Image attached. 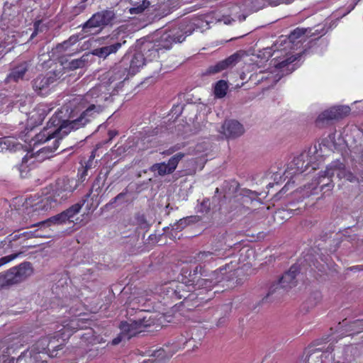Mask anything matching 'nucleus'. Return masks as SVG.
Returning <instances> with one entry per match:
<instances>
[{
	"label": "nucleus",
	"mask_w": 363,
	"mask_h": 363,
	"mask_svg": "<svg viewBox=\"0 0 363 363\" xmlns=\"http://www.w3.org/2000/svg\"><path fill=\"white\" fill-rule=\"evenodd\" d=\"M81 340L82 342H84L86 345H94L106 342L102 336L96 335L92 329H89L86 333L81 335Z\"/></svg>",
	"instance_id": "a878e982"
},
{
	"label": "nucleus",
	"mask_w": 363,
	"mask_h": 363,
	"mask_svg": "<svg viewBox=\"0 0 363 363\" xmlns=\"http://www.w3.org/2000/svg\"><path fill=\"white\" fill-rule=\"evenodd\" d=\"M95 155L94 152H92L91 155L90 156L89 160L87 162L86 165L81 169H78L77 177H78V181L83 182L88 175V169L91 168L92 160L94 158Z\"/></svg>",
	"instance_id": "7c9ffc66"
},
{
	"label": "nucleus",
	"mask_w": 363,
	"mask_h": 363,
	"mask_svg": "<svg viewBox=\"0 0 363 363\" xmlns=\"http://www.w3.org/2000/svg\"><path fill=\"white\" fill-rule=\"evenodd\" d=\"M292 62H293V60H291V58H287L284 60H282L281 62H278L276 65V67L280 68V69L284 68L286 66H287L288 65L291 64Z\"/></svg>",
	"instance_id": "09e8293b"
},
{
	"label": "nucleus",
	"mask_w": 363,
	"mask_h": 363,
	"mask_svg": "<svg viewBox=\"0 0 363 363\" xmlns=\"http://www.w3.org/2000/svg\"><path fill=\"white\" fill-rule=\"evenodd\" d=\"M307 35V29L298 28L291 33V36L295 38Z\"/></svg>",
	"instance_id": "37998d69"
},
{
	"label": "nucleus",
	"mask_w": 363,
	"mask_h": 363,
	"mask_svg": "<svg viewBox=\"0 0 363 363\" xmlns=\"http://www.w3.org/2000/svg\"><path fill=\"white\" fill-rule=\"evenodd\" d=\"M87 1H88V0H82V3H85V2H86Z\"/></svg>",
	"instance_id": "e2e57ef3"
},
{
	"label": "nucleus",
	"mask_w": 363,
	"mask_h": 363,
	"mask_svg": "<svg viewBox=\"0 0 363 363\" xmlns=\"http://www.w3.org/2000/svg\"><path fill=\"white\" fill-rule=\"evenodd\" d=\"M86 60L83 57L79 59H74L70 61L67 67L63 65V62H61L60 65H62L63 70L68 69L69 70H74L79 68H82L85 65ZM65 73V72L63 71Z\"/></svg>",
	"instance_id": "473e14b6"
},
{
	"label": "nucleus",
	"mask_w": 363,
	"mask_h": 363,
	"mask_svg": "<svg viewBox=\"0 0 363 363\" xmlns=\"http://www.w3.org/2000/svg\"><path fill=\"white\" fill-rule=\"evenodd\" d=\"M258 194L249 189H242L239 194L230 197L227 203L220 205V210L223 213L230 216H239L247 213L250 206L257 198Z\"/></svg>",
	"instance_id": "f03ea898"
},
{
	"label": "nucleus",
	"mask_w": 363,
	"mask_h": 363,
	"mask_svg": "<svg viewBox=\"0 0 363 363\" xmlns=\"http://www.w3.org/2000/svg\"><path fill=\"white\" fill-rule=\"evenodd\" d=\"M133 5V6L129 9V13L130 14H139L148 8L150 3L148 0H142L141 3L137 2Z\"/></svg>",
	"instance_id": "2f4dec72"
},
{
	"label": "nucleus",
	"mask_w": 363,
	"mask_h": 363,
	"mask_svg": "<svg viewBox=\"0 0 363 363\" xmlns=\"http://www.w3.org/2000/svg\"><path fill=\"white\" fill-rule=\"evenodd\" d=\"M106 77L109 84H115L114 89H121L123 82L130 77L127 65H125V59L110 69L106 74Z\"/></svg>",
	"instance_id": "f3484780"
},
{
	"label": "nucleus",
	"mask_w": 363,
	"mask_h": 363,
	"mask_svg": "<svg viewBox=\"0 0 363 363\" xmlns=\"http://www.w3.org/2000/svg\"><path fill=\"white\" fill-rule=\"evenodd\" d=\"M65 121H63L60 125V120L57 116H52L48 123V126L44 128L38 134L43 132L45 129H49L51 132L59 130L62 125L65 124Z\"/></svg>",
	"instance_id": "72a5a7b5"
},
{
	"label": "nucleus",
	"mask_w": 363,
	"mask_h": 363,
	"mask_svg": "<svg viewBox=\"0 0 363 363\" xmlns=\"http://www.w3.org/2000/svg\"><path fill=\"white\" fill-rule=\"evenodd\" d=\"M228 84L225 80L220 79L218 80L213 87V94L214 96L216 99H223L224 98L228 90Z\"/></svg>",
	"instance_id": "c85d7f7f"
},
{
	"label": "nucleus",
	"mask_w": 363,
	"mask_h": 363,
	"mask_svg": "<svg viewBox=\"0 0 363 363\" xmlns=\"http://www.w3.org/2000/svg\"><path fill=\"white\" fill-rule=\"evenodd\" d=\"M123 339H126L125 335L123 334L122 331L121 333L117 335L115 338H113L111 342V345H118Z\"/></svg>",
	"instance_id": "a18cd8bd"
},
{
	"label": "nucleus",
	"mask_w": 363,
	"mask_h": 363,
	"mask_svg": "<svg viewBox=\"0 0 363 363\" xmlns=\"http://www.w3.org/2000/svg\"><path fill=\"white\" fill-rule=\"evenodd\" d=\"M350 108L348 106H335L321 112L315 121V126L323 128L333 123L335 121L342 119L349 115Z\"/></svg>",
	"instance_id": "9d476101"
},
{
	"label": "nucleus",
	"mask_w": 363,
	"mask_h": 363,
	"mask_svg": "<svg viewBox=\"0 0 363 363\" xmlns=\"http://www.w3.org/2000/svg\"><path fill=\"white\" fill-rule=\"evenodd\" d=\"M52 145H47L35 152H28L22 158L21 162L16 166L21 178H27L35 162H43L52 157L59 147V138L52 139Z\"/></svg>",
	"instance_id": "7ed1b4c3"
},
{
	"label": "nucleus",
	"mask_w": 363,
	"mask_h": 363,
	"mask_svg": "<svg viewBox=\"0 0 363 363\" xmlns=\"http://www.w3.org/2000/svg\"><path fill=\"white\" fill-rule=\"evenodd\" d=\"M34 30L30 35V38L33 39L39 33H43L47 30V26L43 23L42 20L36 21L33 25Z\"/></svg>",
	"instance_id": "4c0bfd02"
},
{
	"label": "nucleus",
	"mask_w": 363,
	"mask_h": 363,
	"mask_svg": "<svg viewBox=\"0 0 363 363\" xmlns=\"http://www.w3.org/2000/svg\"><path fill=\"white\" fill-rule=\"evenodd\" d=\"M115 13L111 10H103L94 13L82 26V31L86 35L91 34L94 28H103L113 21Z\"/></svg>",
	"instance_id": "f8f14e48"
},
{
	"label": "nucleus",
	"mask_w": 363,
	"mask_h": 363,
	"mask_svg": "<svg viewBox=\"0 0 363 363\" xmlns=\"http://www.w3.org/2000/svg\"><path fill=\"white\" fill-rule=\"evenodd\" d=\"M143 363H159L158 361H157L156 359L155 360H147V361H144Z\"/></svg>",
	"instance_id": "4d7b16f0"
},
{
	"label": "nucleus",
	"mask_w": 363,
	"mask_h": 363,
	"mask_svg": "<svg viewBox=\"0 0 363 363\" xmlns=\"http://www.w3.org/2000/svg\"><path fill=\"white\" fill-rule=\"evenodd\" d=\"M82 206V205L79 203H75L62 213L33 225L40 227L39 229L33 232V235L36 238L46 237L47 235L43 233L42 228L50 227L52 225H62L66 223L67 221L74 222L73 218L80 211Z\"/></svg>",
	"instance_id": "0eeeda50"
},
{
	"label": "nucleus",
	"mask_w": 363,
	"mask_h": 363,
	"mask_svg": "<svg viewBox=\"0 0 363 363\" xmlns=\"http://www.w3.org/2000/svg\"><path fill=\"white\" fill-rule=\"evenodd\" d=\"M126 194H127V191L121 192V193L118 194L116 197H114L113 199H112L111 200L110 203L113 204V203H116V201L123 199L125 197V196L126 195Z\"/></svg>",
	"instance_id": "8fccbe9b"
},
{
	"label": "nucleus",
	"mask_w": 363,
	"mask_h": 363,
	"mask_svg": "<svg viewBox=\"0 0 363 363\" xmlns=\"http://www.w3.org/2000/svg\"><path fill=\"white\" fill-rule=\"evenodd\" d=\"M33 273L32 264L24 262L11 268L5 274H0V289L18 284Z\"/></svg>",
	"instance_id": "6e6552de"
},
{
	"label": "nucleus",
	"mask_w": 363,
	"mask_h": 363,
	"mask_svg": "<svg viewBox=\"0 0 363 363\" xmlns=\"http://www.w3.org/2000/svg\"><path fill=\"white\" fill-rule=\"evenodd\" d=\"M220 190V189L216 188V193L218 194ZM221 190L222 193L223 194V197L226 199L231 195L234 196L236 194H239L242 189H240L239 183L233 179L230 181H225L221 186Z\"/></svg>",
	"instance_id": "393cba45"
},
{
	"label": "nucleus",
	"mask_w": 363,
	"mask_h": 363,
	"mask_svg": "<svg viewBox=\"0 0 363 363\" xmlns=\"http://www.w3.org/2000/svg\"><path fill=\"white\" fill-rule=\"evenodd\" d=\"M202 267L196 266L194 269L187 267H183L181 272V281L188 285L194 286V291L203 293L211 291L212 289L220 281L218 279L215 280L213 278L203 279L200 277Z\"/></svg>",
	"instance_id": "39448f33"
},
{
	"label": "nucleus",
	"mask_w": 363,
	"mask_h": 363,
	"mask_svg": "<svg viewBox=\"0 0 363 363\" xmlns=\"http://www.w3.org/2000/svg\"><path fill=\"white\" fill-rule=\"evenodd\" d=\"M91 91H89L86 94V97H88L91 95Z\"/></svg>",
	"instance_id": "052dcab7"
},
{
	"label": "nucleus",
	"mask_w": 363,
	"mask_h": 363,
	"mask_svg": "<svg viewBox=\"0 0 363 363\" xmlns=\"http://www.w3.org/2000/svg\"><path fill=\"white\" fill-rule=\"evenodd\" d=\"M211 210V201L209 199H203L201 203L199 211L203 213H208Z\"/></svg>",
	"instance_id": "58836bf2"
},
{
	"label": "nucleus",
	"mask_w": 363,
	"mask_h": 363,
	"mask_svg": "<svg viewBox=\"0 0 363 363\" xmlns=\"http://www.w3.org/2000/svg\"><path fill=\"white\" fill-rule=\"evenodd\" d=\"M118 134V131L116 130H109L108 132V141L112 140Z\"/></svg>",
	"instance_id": "3c124183"
},
{
	"label": "nucleus",
	"mask_w": 363,
	"mask_h": 363,
	"mask_svg": "<svg viewBox=\"0 0 363 363\" xmlns=\"http://www.w3.org/2000/svg\"><path fill=\"white\" fill-rule=\"evenodd\" d=\"M138 221L140 225L147 224L146 219L144 215L138 216Z\"/></svg>",
	"instance_id": "864d4df0"
},
{
	"label": "nucleus",
	"mask_w": 363,
	"mask_h": 363,
	"mask_svg": "<svg viewBox=\"0 0 363 363\" xmlns=\"http://www.w3.org/2000/svg\"><path fill=\"white\" fill-rule=\"evenodd\" d=\"M118 37V32H113L111 35L106 36L104 40L108 45L95 49L94 54L99 57L106 58L108 55L116 53L126 43L124 39L119 40Z\"/></svg>",
	"instance_id": "4468645a"
},
{
	"label": "nucleus",
	"mask_w": 363,
	"mask_h": 363,
	"mask_svg": "<svg viewBox=\"0 0 363 363\" xmlns=\"http://www.w3.org/2000/svg\"><path fill=\"white\" fill-rule=\"evenodd\" d=\"M296 210L292 208L285 209L284 208H279L275 211L274 217L276 218L287 219L291 218Z\"/></svg>",
	"instance_id": "f704fd0d"
},
{
	"label": "nucleus",
	"mask_w": 363,
	"mask_h": 363,
	"mask_svg": "<svg viewBox=\"0 0 363 363\" xmlns=\"http://www.w3.org/2000/svg\"><path fill=\"white\" fill-rule=\"evenodd\" d=\"M247 253H252V250H247Z\"/></svg>",
	"instance_id": "680f3d73"
},
{
	"label": "nucleus",
	"mask_w": 363,
	"mask_h": 363,
	"mask_svg": "<svg viewBox=\"0 0 363 363\" xmlns=\"http://www.w3.org/2000/svg\"><path fill=\"white\" fill-rule=\"evenodd\" d=\"M357 1L354 2L352 6H351L350 11L354 9L355 6L357 5Z\"/></svg>",
	"instance_id": "13d9d810"
},
{
	"label": "nucleus",
	"mask_w": 363,
	"mask_h": 363,
	"mask_svg": "<svg viewBox=\"0 0 363 363\" xmlns=\"http://www.w3.org/2000/svg\"><path fill=\"white\" fill-rule=\"evenodd\" d=\"M4 242H6V240H4V242H1L0 245H4Z\"/></svg>",
	"instance_id": "0e129e2a"
},
{
	"label": "nucleus",
	"mask_w": 363,
	"mask_h": 363,
	"mask_svg": "<svg viewBox=\"0 0 363 363\" xmlns=\"http://www.w3.org/2000/svg\"><path fill=\"white\" fill-rule=\"evenodd\" d=\"M169 285V286L167 287V290L168 293L172 294V298H184L186 301H187L188 299L194 300L195 298L199 299L201 301L211 299V297H199V296L201 295V292L194 291V286L188 285L182 281H172Z\"/></svg>",
	"instance_id": "1a4fd4ad"
},
{
	"label": "nucleus",
	"mask_w": 363,
	"mask_h": 363,
	"mask_svg": "<svg viewBox=\"0 0 363 363\" xmlns=\"http://www.w3.org/2000/svg\"><path fill=\"white\" fill-rule=\"evenodd\" d=\"M185 157L183 152H177L172 156L167 162L155 163L150 167V171L157 173L159 176L172 174L177 169L179 162Z\"/></svg>",
	"instance_id": "dca6fc26"
},
{
	"label": "nucleus",
	"mask_w": 363,
	"mask_h": 363,
	"mask_svg": "<svg viewBox=\"0 0 363 363\" xmlns=\"http://www.w3.org/2000/svg\"><path fill=\"white\" fill-rule=\"evenodd\" d=\"M189 34L190 33H189ZM186 35H188L187 33L185 32L184 35L183 28H179V30L176 32L173 30L172 34H164L161 37L158 44L153 46L152 50L159 52V51L162 49L169 50L172 48L173 43L183 42L185 40Z\"/></svg>",
	"instance_id": "a211bd4d"
},
{
	"label": "nucleus",
	"mask_w": 363,
	"mask_h": 363,
	"mask_svg": "<svg viewBox=\"0 0 363 363\" xmlns=\"http://www.w3.org/2000/svg\"><path fill=\"white\" fill-rule=\"evenodd\" d=\"M125 60V57L123 58ZM145 63V59L143 54L141 52H135L133 55L129 63L125 62V65H127L128 73L130 77L134 76L140 72V69L143 67Z\"/></svg>",
	"instance_id": "5701e85b"
},
{
	"label": "nucleus",
	"mask_w": 363,
	"mask_h": 363,
	"mask_svg": "<svg viewBox=\"0 0 363 363\" xmlns=\"http://www.w3.org/2000/svg\"><path fill=\"white\" fill-rule=\"evenodd\" d=\"M186 223V220H180V225H183V224H185Z\"/></svg>",
	"instance_id": "bf43d9fd"
},
{
	"label": "nucleus",
	"mask_w": 363,
	"mask_h": 363,
	"mask_svg": "<svg viewBox=\"0 0 363 363\" xmlns=\"http://www.w3.org/2000/svg\"><path fill=\"white\" fill-rule=\"evenodd\" d=\"M49 337L45 336L37 340L30 347V353L32 354L45 353L48 354L49 352Z\"/></svg>",
	"instance_id": "bb28decb"
},
{
	"label": "nucleus",
	"mask_w": 363,
	"mask_h": 363,
	"mask_svg": "<svg viewBox=\"0 0 363 363\" xmlns=\"http://www.w3.org/2000/svg\"><path fill=\"white\" fill-rule=\"evenodd\" d=\"M304 162L300 157H296L294 159L293 162L289 164L288 169H294L292 174H301L306 169L307 164H306L303 167Z\"/></svg>",
	"instance_id": "c756f323"
},
{
	"label": "nucleus",
	"mask_w": 363,
	"mask_h": 363,
	"mask_svg": "<svg viewBox=\"0 0 363 363\" xmlns=\"http://www.w3.org/2000/svg\"><path fill=\"white\" fill-rule=\"evenodd\" d=\"M335 174L339 178H345L350 182L357 181V177L351 172L345 169L342 163L329 165L323 174H320L319 177L318 184H320V190L323 191V194L333 189L334 184L331 178Z\"/></svg>",
	"instance_id": "423d86ee"
},
{
	"label": "nucleus",
	"mask_w": 363,
	"mask_h": 363,
	"mask_svg": "<svg viewBox=\"0 0 363 363\" xmlns=\"http://www.w3.org/2000/svg\"><path fill=\"white\" fill-rule=\"evenodd\" d=\"M21 253H14L0 258V267L16 259Z\"/></svg>",
	"instance_id": "a19ab883"
},
{
	"label": "nucleus",
	"mask_w": 363,
	"mask_h": 363,
	"mask_svg": "<svg viewBox=\"0 0 363 363\" xmlns=\"http://www.w3.org/2000/svg\"><path fill=\"white\" fill-rule=\"evenodd\" d=\"M24 204L26 208H32L33 213L38 212L40 213V212L48 211L60 203L50 192L44 196H30L26 199Z\"/></svg>",
	"instance_id": "ddd939ff"
},
{
	"label": "nucleus",
	"mask_w": 363,
	"mask_h": 363,
	"mask_svg": "<svg viewBox=\"0 0 363 363\" xmlns=\"http://www.w3.org/2000/svg\"><path fill=\"white\" fill-rule=\"evenodd\" d=\"M180 149V147L179 145H176L174 146L170 147L169 149L164 150L162 154L165 155H170L177 152Z\"/></svg>",
	"instance_id": "de8ad7c7"
},
{
	"label": "nucleus",
	"mask_w": 363,
	"mask_h": 363,
	"mask_svg": "<svg viewBox=\"0 0 363 363\" xmlns=\"http://www.w3.org/2000/svg\"><path fill=\"white\" fill-rule=\"evenodd\" d=\"M352 326L356 330V332L360 333L363 331V319H358L352 323Z\"/></svg>",
	"instance_id": "c03bdc74"
},
{
	"label": "nucleus",
	"mask_w": 363,
	"mask_h": 363,
	"mask_svg": "<svg viewBox=\"0 0 363 363\" xmlns=\"http://www.w3.org/2000/svg\"><path fill=\"white\" fill-rule=\"evenodd\" d=\"M104 110V107L101 105L94 104L88 105L77 118L65 121V124L62 125L59 130L51 132L49 129H45L41 133L36 134L32 139L33 146L48 144L52 139L55 138H59L60 144L63 136L67 135L71 130H77L84 127L94 120Z\"/></svg>",
	"instance_id": "f257e3e1"
},
{
	"label": "nucleus",
	"mask_w": 363,
	"mask_h": 363,
	"mask_svg": "<svg viewBox=\"0 0 363 363\" xmlns=\"http://www.w3.org/2000/svg\"><path fill=\"white\" fill-rule=\"evenodd\" d=\"M180 106L177 105L176 106H174L172 108V112H173L174 111H175L176 112H177V111H179V115L182 113L181 110H180Z\"/></svg>",
	"instance_id": "6e6d98bb"
},
{
	"label": "nucleus",
	"mask_w": 363,
	"mask_h": 363,
	"mask_svg": "<svg viewBox=\"0 0 363 363\" xmlns=\"http://www.w3.org/2000/svg\"><path fill=\"white\" fill-rule=\"evenodd\" d=\"M29 68L30 63L27 61H23L15 65L11 69L9 74L6 76L4 80L5 83L18 82L19 80H23Z\"/></svg>",
	"instance_id": "412c9836"
},
{
	"label": "nucleus",
	"mask_w": 363,
	"mask_h": 363,
	"mask_svg": "<svg viewBox=\"0 0 363 363\" xmlns=\"http://www.w3.org/2000/svg\"><path fill=\"white\" fill-rule=\"evenodd\" d=\"M166 352L164 349L159 350L156 352L155 356H157V357L162 356L163 354H164Z\"/></svg>",
	"instance_id": "5fc2aeb1"
},
{
	"label": "nucleus",
	"mask_w": 363,
	"mask_h": 363,
	"mask_svg": "<svg viewBox=\"0 0 363 363\" xmlns=\"http://www.w3.org/2000/svg\"><path fill=\"white\" fill-rule=\"evenodd\" d=\"M49 337V352L48 355L50 357H56L58 354V351L61 350L64 347V339L60 337L58 333H55L52 335H47Z\"/></svg>",
	"instance_id": "b1692460"
},
{
	"label": "nucleus",
	"mask_w": 363,
	"mask_h": 363,
	"mask_svg": "<svg viewBox=\"0 0 363 363\" xmlns=\"http://www.w3.org/2000/svg\"><path fill=\"white\" fill-rule=\"evenodd\" d=\"M52 64H54L55 67L52 70L45 74H38L32 81L33 89L38 95L43 96L49 95L52 92L56 82L64 74L62 65L52 62L50 67Z\"/></svg>",
	"instance_id": "20e7f679"
},
{
	"label": "nucleus",
	"mask_w": 363,
	"mask_h": 363,
	"mask_svg": "<svg viewBox=\"0 0 363 363\" xmlns=\"http://www.w3.org/2000/svg\"><path fill=\"white\" fill-rule=\"evenodd\" d=\"M222 133L227 138H235L243 134L244 128L238 121L228 120L223 124Z\"/></svg>",
	"instance_id": "4be33fe9"
},
{
	"label": "nucleus",
	"mask_w": 363,
	"mask_h": 363,
	"mask_svg": "<svg viewBox=\"0 0 363 363\" xmlns=\"http://www.w3.org/2000/svg\"><path fill=\"white\" fill-rule=\"evenodd\" d=\"M213 259V253L210 252H200L198 255V259L202 262H210Z\"/></svg>",
	"instance_id": "ea45409f"
},
{
	"label": "nucleus",
	"mask_w": 363,
	"mask_h": 363,
	"mask_svg": "<svg viewBox=\"0 0 363 363\" xmlns=\"http://www.w3.org/2000/svg\"><path fill=\"white\" fill-rule=\"evenodd\" d=\"M299 271V267L296 264H293L289 271L286 272L279 279V282L276 284V289H278V286L285 289L295 286L297 283L296 276Z\"/></svg>",
	"instance_id": "aec40b11"
},
{
	"label": "nucleus",
	"mask_w": 363,
	"mask_h": 363,
	"mask_svg": "<svg viewBox=\"0 0 363 363\" xmlns=\"http://www.w3.org/2000/svg\"><path fill=\"white\" fill-rule=\"evenodd\" d=\"M81 323H83V321L80 318H74L69 321V323L64 326V330H68L70 329L71 333L76 332L79 328H82L83 327L81 325Z\"/></svg>",
	"instance_id": "e433bc0d"
},
{
	"label": "nucleus",
	"mask_w": 363,
	"mask_h": 363,
	"mask_svg": "<svg viewBox=\"0 0 363 363\" xmlns=\"http://www.w3.org/2000/svg\"><path fill=\"white\" fill-rule=\"evenodd\" d=\"M191 340V335L188 332L185 335L181 333L172 342V354L181 349H184L186 343Z\"/></svg>",
	"instance_id": "cd10ccee"
},
{
	"label": "nucleus",
	"mask_w": 363,
	"mask_h": 363,
	"mask_svg": "<svg viewBox=\"0 0 363 363\" xmlns=\"http://www.w3.org/2000/svg\"><path fill=\"white\" fill-rule=\"evenodd\" d=\"M242 55L239 52H235L227 58L218 62L213 65H211L205 72L206 75H211L219 73L225 69L235 66L241 60Z\"/></svg>",
	"instance_id": "6ab92c4d"
},
{
	"label": "nucleus",
	"mask_w": 363,
	"mask_h": 363,
	"mask_svg": "<svg viewBox=\"0 0 363 363\" xmlns=\"http://www.w3.org/2000/svg\"><path fill=\"white\" fill-rule=\"evenodd\" d=\"M347 270H350L354 272L363 271V265L353 266L347 268Z\"/></svg>",
	"instance_id": "603ef678"
},
{
	"label": "nucleus",
	"mask_w": 363,
	"mask_h": 363,
	"mask_svg": "<svg viewBox=\"0 0 363 363\" xmlns=\"http://www.w3.org/2000/svg\"><path fill=\"white\" fill-rule=\"evenodd\" d=\"M180 149V147L179 145H176L174 146L170 147L169 149L164 150L162 154L165 155H170L177 152Z\"/></svg>",
	"instance_id": "49530a36"
},
{
	"label": "nucleus",
	"mask_w": 363,
	"mask_h": 363,
	"mask_svg": "<svg viewBox=\"0 0 363 363\" xmlns=\"http://www.w3.org/2000/svg\"><path fill=\"white\" fill-rule=\"evenodd\" d=\"M150 325L149 320H146L145 317H139L135 320L130 319L127 321H121L119 328L123 334L125 335L126 339L130 340L132 337L143 332L145 328Z\"/></svg>",
	"instance_id": "2eb2a0df"
},
{
	"label": "nucleus",
	"mask_w": 363,
	"mask_h": 363,
	"mask_svg": "<svg viewBox=\"0 0 363 363\" xmlns=\"http://www.w3.org/2000/svg\"><path fill=\"white\" fill-rule=\"evenodd\" d=\"M79 40V35H73L69 38V39L65 41L62 44L63 47L67 48L69 45H74Z\"/></svg>",
	"instance_id": "79ce46f5"
},
{
	"label": "nucleus",
	"mask_w": 363,
	"mask_h": 363,
	"mask_svg": "<svg viewBox=\"0 0 363 363\" xmlns=\"http://www.w3.org/2000/svg\"><path fill=\"white\" fill-rule=\"evenodd\" d=\"M13 101L5 94H0V112L9 111L12 106Z\"/></svg>",
	"instance_id": "c9c22d12"
},
{
	"label": "nucleus",
	"mask_w": 363,
	"mask_h": 363,
	"mask_svg": "<svg viewBox=\"0 0 363 363\" xmlns=\"http://www.w3.org/2000/svg\"><path fill=\"white\" fill-rule=\"evenodd\" d=\"M78 186V181L74 179L62 177L57 179L51 186V194L60 203L69 198Z\"/></svg>",
	"instance_id": "9b49d317"
}]
</instances>
